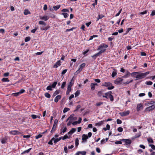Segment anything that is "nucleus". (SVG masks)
<instances>
[{"label":"nucleus","instance_id":"nucleus-1","mask_svg":"<svg viewBox=\"0 0 155 155\" xmlns=\"http://www.w3.org/2000/svg\"><path fill=\"white\" fill-rule=\"evenodd\" d=\"M149 74V72L147 71L145 73H141L140 72H133L132 73L133 76H135L137 78L136 80L142 79L145 77L147 75Z\"/></svg>","mask_w":155,"mask_h":155},{"label":"nucleus","instance_id":"nucleus-2","mask_svg":"<svg viewBox=\"0 0 155 155\" xmlns=\"http://www.w3.org/2000/svg\"><path fill=\"white\" fill-rule=\"evenodd\" d=\"M38 23L41 25L40 28L41 30L46 31L50 28L49 26H46V23L44 21H39Z\"/></svg>","mask_w":155,"mask_h":155},{"label":"nucleus","instance_id":"nucleus-3","mask_svg":"<svg viewBox=\"0 0 155 155\" xmlns=\"http://www.w3.org/2000/svg\"><path fill=\"white\" fill-rule=\"evenodd\" d=\"M112 92L111 91H109L105 94L104 95H103V97H106L107 99L110 98L111 101H114L113 96L111 95Z\"/></svg>","mask_w":155,"mask_h":155},{"label":"nucleus","instance_id":"nucleus-4","mask_svg":"<svg viewBox=\"0 0 155 155\" xmlns=\"http://www.w3.org/2000/svg\"><path fill=\"white\" fill-rule=\"evenodd\" d=\"M102 86L108 87L107 89L108 90L112 89L114 88V87L112 86L111 83L109 82H105L102 85Z\"/></svg>","mask_w":155,"mask_h":155},{"label":"nucleus","instance_id":"nucleus-5","mask_svg":"<svg viewBox=\"0 0 155 155\" xmlns=\"http://www.w3.org/2000/svg\"><path fill=\"white\" fill-rule=\"evenodd\" d=\"M85 64L83 63L81 64L79 66L78 69L74 73V74L76 75L80 73L82 70L83 68L85 66Z\"/></svg>","mask_w":155,"mask_h":155},{"label":"nucleus","instance_id":"nucleus-6","mask_svg":"<svg viewBox=\"0 0 155 155\" xmlns=\"http://www.w3.org/2000/svg\"><path fill=\"white\" fill-rule=\"evenodd\" d=\"M58 121L57 119L54 120L53 125V126L52 130L51 131V133H52L53 131H55L56 129V127L57 125L58 124Z\"/></svg>","mask_w":155,"mask_h":155},{"label":"nucleus","instance_id":"nucleus-7","mask_svg":"<svg viewBox=\"0 0 155 155\" xmlns=\"http://www.w3.org/2000/svg\"><path fill=\"white\" fill-rule=\"evenodd\" d=\"M108 47V46L107 45L104 44H102L100 45L97 49V50H104V51L106 50V49L105 48H107Z\"/></svg>","mask_w":155,"mask_h":155},{"label":"nucleus","instance_id":"nucleus-8","mask_svg":"<svg viewBox=\"0 0 155 155\" xmlns=\"http://www.w3.org/2000/svg\"><path fill=\"white\" fill-rule=\"evenodd\" d=\"M121 140L123 141L127 145H130L131 143V140L129 139H123Z\"/></svg>","mask_w":155,"mask_h":155},{"label":"nucleus","instance_id":"nucleus-9","mask_svg":"<svg viewBox=\"0 0 155 155\" xmlns=\"http://www.w3.org/2000/svg\"><path fill=\"white\" fill-rule=\"evenodd\" d=\"M155 108V104H153L151 106L147 107L146 109V111H149L150 110H152Z\"/></svg>","mask_w":155,"mask_h":155},{"label":"nucleus","instance_id":"nucleus-10","mask_svg":"<svg viewBox=\"0 0 155 155\" xmlns=\"http://www.w3.org/2000/svg\"><path fill=\"white\" fill-rule=\"evenodd\" d=\"M123 79L118 78L115 81V84H119L121 83V82L122 81Z\"/></svg>","mask_w":155,"mask_h":155},{"label":"nucleus","instance_id":"nucleus-11","mask_svg":"<svg viewBox=\"0 0 155 155\" xmlns=\"http://www.w3.org/2000/svg\"><path fill=\"white\" fill-rule=\"evenodd\" d=\"M130 113V112L129 110H127L120 113V115L121 116H125L128 115Z\"/></svg>","mask_w":155,"mask_h":155},{"label":"nucleus","instance_id":"nucleus-12","mask_svg":"<svg viewBox=\"0 0 155 155\" xmlns=\"http://www.w3.org/2000/svg\"><path fill=\"white\" fill-rule=\"evenodd\" d=\"M88 138V137L87 135L84 134L82 136V140L84 142H86L87 139Z\"/></svg>","mask_w":155,"mask_h":155},{"label":"nucleus","instance_id":"nucleus-13","mask_svg":"<svg viewBox=\"0 0 155 155\" xmlns=\"http://www.w3.org/2000/svg\"><path fill=\"white\" fill-rule=\"evenodd\" d=\"M61 65V63L60 60L58 61L54 65V68H57L58 66Z\"/></svg>","mask_w":155,"mask_h":155},{"label":"nucleus","instance_id":"nucleus-14","mask_svg":"<svg viewBox=\"0 0 155 155\" xmlns=\"http://www.w3.org/2000/svg\"><path fill=\"white\" fill-rule=\"evenodd\" d=\"M10 133L13 135H16L18 134H20V133L17 130H12L10 132Z\"/></svg>","mask_w":155,"mask_h":155},{"label":"nucleus","instance_id":"nucleus-15","mask_svg":"<svg viewBox=\"0 0 155 155\" xmlns=\"http://www.w3.org/2000/svg\"><path fill=\"white\" fill-rule=\"evenodd\" d=\"M61 97V96L60 95H57L54 99V101L57 103V102L60 99Z\"/></svg>","mask_w":155,"mask_h":155},{"label":"nucleus","instance_id":"nucleus-16","mask_svg":"<svg viewBox=\"0 0 155 155\" xmlns=\"http://www.w3.org/2000/svg\"><path fill=\"white\" fill-rule=\"evenodd\" d=\"M74 114H72L70 115L69 117L67 119L66 121H68V120L70 121H73V116H74Z\"/></svg>","mask_w":155,"mask_h":155},{"label":"nucleus","instance_id":"nucleus-17","mask_svg":"<svg viewBox=\"0 0 155 155\" xmlns=\"http://www.w3.org/2000/svg\"><path fill=\"white\" fill-rule=\"evenodd\" d=\"M40 18L45 21H47L48 19V17L47 16H40Z\"/></svg>","mask_w":155,"mask_h":155},{"label":"nucleus","instance_id":"nucleus-18","mask_svg":"<svg viewBox=\"0 0 155 155\" xmlns=\"http://www.w3.org/2000/svg\"><path fill=\"white\" fill-rule=\"evenodd\" d=\"M104 52V50H100L98 53L96 54V55L97 56H99L100 55L103 53V52Z\"/></svg>","mask_w":155,"mask_h":155},{"label":"nucleus","instance_id":"nucleus-19","mask_svg":"<svg viewBox=\"0 0 155 155\" xmlns=\"http://www.w3.org/2000/svg\"><path fill=\"white\" fill-rule=\"evenodd\" d=\"M142 105L141 104H140L137 105V111H139L141 107H142Z\"/></svg>","mask_w":155,"mask_h":155},{"label":"nucleus","instance_id":"nucleus-20","mask_svg":"<svg viewBox=\"0 0 155 155\" xmlns=\"http://www.w3.org/2000/svg\"><path fill=\"white\" fill-rule=\"evenodd\" d=\"M24 13L25 15H27L28 14H30V12L28 11V10L25 9L24 11Z\"/></svg>","mask_w":155,"mask_h":155},{"label":"nucleus","instance_id":"nucleus-21","mask_svg":"<svg viewBox=\"0 0 155 155\" xmlns=\"http://www.w3.org/2000/svg\"><path fill=\"white\" fill-rule=\"evenodd\" d=\"M76 130V129L74 128H72L71 129V130L70 131V133H71V134H73L74 132Z\"/></svg>","mask_w":155,"mask_h":155},{"label":"nucleus","instance_id":"nucleus-22","mask_svg":"<svg viewBox=\"0 0 155 155\" xmlns=\"http://www.w3.org/2000/svg\"><path fill=\"white\" fill-rule=\"evenodd\" d=\"M67 128L66 127H64V129L62 130V129L60 130H61V134H62V132L64 133L66 131Z\"/></svg>","mask_w":155,"mask_h":155},{"label":"nucleus","instance_id":"nucleus-23","mask_svg":"<svg viewBox=\"0 0 155 155\" xmlns=\"http://www.w3.org/2000/svg\"><path fill=\"white\" fill-rule=\"evenodd\" d=\"M91 89L92 90H94L95 89V86H94V83H92L91 84Z\"/></svg>","mask_w":155,"mask_h":155},{"label":"nucleus","instance_id":"nucleus-24","mask_svg":"<svg viewBox=\"0 0 155 155\" xmlns=\"http://www.w3.org/2000/svg\"><path fill=\"white\" fill-rule=\"evenodd\" d=\"M60 7V5H56L55 6H54L53 8H54V9L56 11L58 9H59Z\"/></svg>","mask_w":155,"mask_h":155},{"label":"nucleus","instance_id":"nucleus-25","mask_svg":"<svg viewBox=\"0 0 155 155\" xmlns=\"http://www.w3.org/2000/svg\"><path fill=\"white\" fill-rule=\"evenodd\" d=\"M45 97L48 98H50L51 97L50 94L47 92L45 93Z\"/></svg>","mask_w":155,"mask_h":155},{"label":"nucleus","instance_id":"nucleus-26","mask_svg":"<svg viewBox=\"0 0 155 155\" xmlns=\"http://www.w3.org/2000/svg\"><path fill=\"white\" fill-rule=\"evenodd\" d=\"M2 81L3 82H9V80L7 78H3L2 79Z\"/></svg>","mask_w":155,"mask_h":155},{"label":"nucleus","instance_id":"nucleus-27","mask_svg":"<svg viewBox=\"0 0 155 155\" xmlns=\"http://www.w3.org/2000/svg\"><path fill=\"white\" fill-rule=\"evenodd\" d=\"M57 83V81L54 82L51 85V86L53 88H54Z\"/></svg>","mask_w":155,"mask_h":155},{"label":"nucleus","instance_id":"nucleus-28","mask_svg":"<svg viewBox=\"0 0 155 155\" xmlns=\"http://www.w3.org/2000/svg\"><path fill=\"white\" fill-rule=\"evenodd\" d=\"M31 39V38L30 37H27L25 38V42H27L29 41Z\"/></svg>","mask_w":155,"mask_h":155},{"label":"nucleus","instance_id":"nucleus-29","mask_svg":"<svg viewBox=\"0 0 155 155\" xmlns=\"http://www.w3.org/2000/svg\"><path fill=\"white\" fill-rule=\"evenodd\" d=\"M103 121H101L97 123L96 124V126L98 125L99 126H101V125L102 124H103Z\"/></svg>","mask_w":155,"mask_h":155},{"label":"nucleus","instance_id":"nucleus-30","mask_svg":"<svg viewBox=\"0 0 155 155\" xmlns=\"http://www.w3.org/2000/svg\"><path fill=\"white\" fill-rule=\"evenodd\" d=\"M75 144L76 146H78L79 144V140L78 138L75 139Z\"/></svg>","mask_w":155,"mask_h":155},{"label":"nucleus","instance_id":"nucleus-31","mask_svg":"<svg viewBox=\"0 0 155 155\" xmlns=\"http://www.w3.org/2000/svg\"><path fill=\"white\" fill-rule=\"evenodd\" d=\"M141 135H140V133H139V134H138V135H137V134H136L135 136H134V137H133L132 138V139H135V138H136L137 137H140V136Z\"/></svg>","mask_w":155,"mask_h":155},{"label":"nucleus","instance_id":"nucleus-32","mask_svg":"<svg viewBox=\"0 0 155 155\" xmlns=\"http://www.w3.org/2000/svg\"><path fill=\"white\" fill-rule=\"evenodd\" d=\"M31 148H30L27 150H25L24 151V152L22 153H28L30 152V150H31Z\"/></svg>","mask_w":155,"mask_h":155},{"label":"nucleus","instance_id":"nucleus-33","mask_svg":"<svg viewBox=\"0 0 155 155\" xmlns=\"http://www.w3.org/2000/svg\"><path fill=\"white\" fill-rule=\"evenodd\" d=\"M69 110H70L69 108H68L65 107L64 108V109L63 110V113H65L68 111Z\"/></svg>","mask_w":155,"mask_h":155},{"label":"nucleus","instance_id":"nucleus-34","mask_svg":"<svg viewBox=\"0 0 155 155\" xmlns=\"http://www.w3.org/2000/svg\"><path fill=\"white\" fill-rule=\"evenodd\" d=\"M71 88L70 87H68L66 93V94H69V92L71 91Z\"/></svg>","mask_w":155,"mask_h":155},{"label":"nucleus","instance_id":"nucleus-35","mask_svg":"<svg viewBox=\"0 0 155 155\" xmlns=\"http://www.w3.org/2000/svg\"><path fill=\"white\" fill-rule=\"evenodd\" d=\"M52 87L51 86L49 85L47 87L46 90H47L52 91Z\"/></svg>","mask_w":155,"mask_h":155},{"label":"nucleus","instance_id":"nucleus-36","mask_svg":"<svg viewBox=\"0 0 155 155\" xmlns=\"http://www.w3.org/2000/svg\"><path fill=\"white\" fill-rule=\"evenodd\" d=\"M147 141L148 142L153 143V140L151 138H149L147 139Z\"/></svg>","mask_w":155,"mask_h":155},{"label":"nucleus","instance_id":"nucleus-37","mask_svg":"<svg viewBox=\"0 0 155 155\" xmlns=\"http://www.w3.org/2000/svg\"><path fill=\"white\" fill-rule=\"evenodd\" d=\"M130 73L127 71V73L126 74L124 75L123 77V78H127L128 76L130 75Z\"/></svg>","mask_w":155,"mask_h":155},{"label":"nucleus","instance_id":"nucleus-38","mask_svg":"<svg viewBox=\"0 0 155 155\" xmlns=\"http://www.w3.org/2000/svg\"><path fill=\"white\" fill-rule=\"evenodd\" d=\"M80 94V91H78L75 93V97H76L78 96Z\"/></svg>","mask_w":155,"mask_h":155},{"label":"nucleus","instance_id":"nucleus-39","mask_svg":"<svg viewBox=\"0 0 155 155\" xmlns=\"http://www.w3.org/2000/svg\"><path fill=\"white\" fill-rule=\"evenodd\" d=\"M59 93V91H57V90H56V91L54 92V93L53 94V96H55L57 94H58Z\"/></svg>","mask_w":155,"mask_h":155},{"label":"nucleus","instance_id":"nucleus-40","mask_svg":"<svg viewBox=\"0 0 155 155\" xmlns=\"http://www.w3.org/2000/svg\"><path fill=\"white\" fill-rule=\"evenodd\" d=\"M66 84V82H64L63 83L61 86V88L62 89L64 88V87H65Z\"/></svg>","mask_w":155,"mask_h":155},{"label":"nucleus","instance_id":"nucleus-41","mask_svg":"<svg viewBox=\"0 0 155 155\" xmlns=\"http://www.w3.org/2000/svg\"><path fill=\"white\" fill-rule=\"evenodd\" d=\"M117 130L119 132H121L123 130V128L121 127H119L117 128Z\"/></svg>","mask_w":155,"mask_h":155},{"label":"nucleus","instance_id":"nucleus-42","mask_svg":"<svg viewBox=\"0 0 155 155\" xmlns=\"http://www.w3.org/2000/svg\"><path fill=\"white\" fill-rule=\"evenodd\" d=\"M104 17V15H98V18H97V21H98L99 19H101Z\"/></svg>","mask_w":155,"mask_h":155},{"label":"nucleus","instance_id":"nucleus-43","mask_svg":"<svg viewBox=\"0 0 155 155\" xmlns=\"http://www.w3.org/2000/svg\"><path fill=\"white\" fill-rule=\"evenodd\" d=\"M80 153L82 155H85L86 153V152L85 151H80Z\"/></svg>","mask_w":155,"mask_h":155},{"label":"nucleus","instance_id":"nucleus-44","mask_svg":"<svg viewBox=\"0 0 155 155\" xmlns=\"http://www.w3.org/2000/svg\"><path fill=\"white\" fill-rule=\"evenodd\" d=\"M146 84L147 85H151L153 84V82L151 81H147Z\"/></svg>","mask_w":155,"mask_h":155},{"label":"nucleus","instance_id":"nucleus-45","mask_svg":"<svg viewBox=\"0 0 155 155\" xmlns=\"http://www.w3.org/2000/svg\"><path fill=\"white\" fill-rule=\"evenodd\" d=\"M42 135H41V134H38L37 136H36L35 137V138L36 139H38L39 138L41 137H42Z\"/></svg>","mask_w":155,"mask_h":155},{"label":"nucleus","instance_id":"nucleus-46","mask_svg":"<svg viewBox=\"0 0 155 155\" xmlns=\"http://www.w3.org/2000/svg\"><path fill=\"white\" fill-rule=\"evenodd\" d=\"M117 122L118 124H120L122 123V121L121 120L119 119H117Z\"/></svg>","mask_w":155,"mask_h":155},{"label":"nucleus","instance_id":"nucleus-47","mask_svg":"<svg viewBox=\"0 0 155 155\" xmlns=\"http://www.w3.org/2000/svg\"><path fill=\"white\" fill-rule=\"evenodd\" d=\"M81 107V106L80 105H78V106H77L76 107V109L74 110V111H75L78 110L79 108H80Z\"/></svg>","mask_w":155,"mask_h":155},{"label":"nucleus","instance_id":"nucleus-48","mask_svg":"<svg viewBox=\"0 0 155 155\" xmlns=\"http://www.w3.org/2000/svg\"><path fill=\"white\" fill-rule=\"evenodd\" d=\"M13 94L14 96L17 97V96H18L19 95H20V93H19V92H18L13 93Z\"/></svg>","mask_w":155,"mask_h":155},{"label":"nucleus","instance_id":"nucleus-49","mask_svg":"<svg viewBox=\"0 0 155 155\" xmlns=\"http://www.w3.org/2000/svg\"><path fill=\"white\" fill-rule=\"evenodd\" d=\"M62 14L64 16V17L65 18H66L68 17V14L66 13H63Z\"/></svg>","mask_w":155,"mask_h":155},{"label":"nucleus","instance_id":"nucleus-50","mask_svg":"<svg viewBox=\"0 0 155 155\" xmlns=\"http://www.w3.org/2000/svg\"><path fill=\"white\" fill-rule=\"evenodd\" d=\"M102 94V91H100L98 92L97 93V95L99 97H101Z\"/></svg>","mask_w":155,"mask_h":155},{"label":"nucleus","instance_id":"nucleus-51","mask_svg":"<svg viewBox=\"0 0 155 155\" xmlns=\"http://www.w3.org/2000/svg\"><path fill=\"white\" fill-rule=\"evenodd\" d=\"M31 117L33 119H35L37 118V116L35 114H32Z\"/></svg>","mask_w":155,"mask_h":155},{"label":"nucleus","instance_id":"nucleus-52","mask_svg":"<svg viewBox=\"0 0 155 155\" xmlns=\"http://www.w3.org/2000/svg\"><path fill=\"white\" fill-rule=\"evenodd\" d=\"M149 146L151 147V148L153 150H155V146L153 144H150Z\"/></svg>","mask_w":155,"mask_h":155},{"label":"nucleus","instance_id":"nucleus-53","mask_svg":"<svg viewBox=\"0 0 155 155\" xmlns=\"http://www.w3.org/2000/svg\"><path fill=\"white\" fill-rule=\"evenodd\" d=\"M64 150L66 153H68V148L66 146L64 147Z\"/></svg>","mask_w":155,"mask_h":155},{"label":"nucleus","instance_id":"nucleus-54","mask_svg":"<svg viewBox=\"0 0 155 155\" xmlns=\"http://www.w3.org/2000/svg\"><path fill=\"white\" fill-rule=\"evenodd\" d=\"M74 29V28H71L69 29H67L66 30V32H68L71 31H72Z\"/></svg>","mask_w":155,"mask_h":155},{"label":"nucleus","instance_id":"nucleus-55","mask_svg":"<svg viewBox=\"0 0 155 155\" xmlns=\"http://www.w3.org/2000/svg\"><path fill=\"white\" fill-rule=\"evenodd\" d=\"M116 74V72L114 71H113L112 74V76L113 77H114Z\"/></svg>","mask_w":155,"mask_h":155},{"label":"nucleus","instance_id":"nucleus-56","mask_svg":"<svg viewBox=\"0 0 155 155\" xmlns=\"http://www.w3.org/2000/svg\"><path fill=\"white\" fill-rule=\"evenodd\" d=\"M68 138V136L66 134L64 135V136L62 138V139L63 140H64Z\"/></svg>","mask_w":155,"mask_h":155},{"label":"nucleus","instance_id":"nucleus-57","mask_svg":"<svg viewBox=\"0 0 155 155\" xmlns=\"http://www.w3.org/2000/svg\"><path fill=\"white\" fill-rule=\"evenodd\" d=\"M133 81V80H131L130 81H127V82H126L124 83V84H128L129 83L132 82Z\"/></svg>","mask_w":155,"mask_h":155},{"label":"nucleus","instance_id":"nucleus-58","mask_svg":"<svg viewBox=\"0 0 155 155\" xmlns=\"http://www.w3.org/2000/svg\"><path fill=\"white\" fill-rule=\"evenodd\" d=\"M103 104V102H100L97 103L96 104V105L97 106H99Z\"/></svg>","mask_w":155,"mask_h":155},{"label":"nucleus","instance_id":"nucleus-59","mask_svg":"<svg viewBox=\"0 0 155 155\" xmlns=\"http://www.w3.org/2000/svg\"><path fill=\"white\" fill-rule=\"evenodd\" d=\"M48 8L47 6L46 5H45L44 6L43 9L45 11Z\"/></svg>","mask_w":155,"mask_h":155},{"label":"nucleus","instance_id":"nucleus-60","mask_svg":"<svg viewBox=\"0 0 155 155\" xmlns=\"http://www.w3.org/2000/svg\"><path fill=\"white\" fill-rule=\"evenodd\" d=\"M115 143L116 144H121L122 142L121 141H117L115 142Z\"/></svg>","mask_w":155,"mask_h":155},{"label":"nucleus","instance_id":"nucleus-61","mask_svg":"<svg viewBox=\"0 0 155 155\" xmlns=\"http://www.w3.org/2000/svg\"><path fill=\"white\" fill-rule=\"evenodd\" d=\"M67 71V69H65L63 70L61 72V74H65L66 72Z\"/></svg>","mask_w":155,"mask_h":155},{"label":"nucleus","instance_id":"nucleus-62","mask_svg":"<svg viewBox=\"0 0 155 155\" xmlns=\"http://www.w3.org/2000/svg\"><path fill=\"white\" fill-rule=\"evenodd\" d=\"M25 91V90H24L21 89V90H20V91L19 92L20 93V94H22V93H23Z\"/></svg>","mask_w":155,"mask_h":155},{"label":"nucleus","instance_id":"nucleus-63","mask_svg":"<svg viewBox=\"0 0 155 155\" xmlns=\"http://www.w3.org/2000/svg\"><path fill=\"white\" fill-rule=\"evenodd\" d=\"M151 15L153 16L155 15V11L153 10L152 12L150 15Z\"/></svg>","mask_w":155,"mask_h":155},{"label":"nucleus","instance_id":"nucleus-64","mask_svg":"<svg viewBox=\"0 0 155 155\" xmlns=\"http://www.w3.org/2000/svg\"><path fill=\"white\" fill-rule=\"evenodd\" d=\"M9 74V73L8 72H7L5 73L4 74L3 76L4 77H7L8 76Z\"/></svg>","mask_w":155,"mask_h":155}]
</instances>
